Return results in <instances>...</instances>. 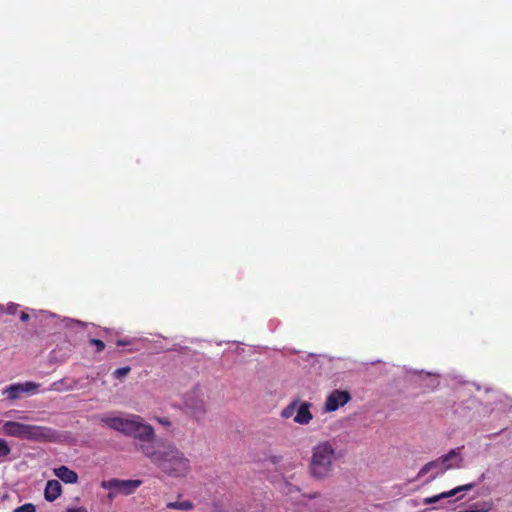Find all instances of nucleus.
Here are the masks:
<instances>
[{
	"label": "nucleus",
	"instance_id": "f257e3e1",
	"mask_svg": "<svg viewBox=\"0 0 512 512\" xmlns=\"http://www.w3.org/2000/svg\"><path fill=\"white\" fill-rule=\"evenodd\" d=\"M140 451L170 477H185L190 471L189 459L172 442L154 437Z\"/></svg>",
	"mask_w": 512,
	"mask_h": 512
},
{
	"label": "nucleus",
	"instance_id": "f03ea898",
	"mask_svg": "<svg viewBox=\"0 0 512 512\" xmlns=\"http://www.w3.org/2000/svg\"><path fill=\"white\" fill-rule=\"evenodd\" d=\"M101 422L107 427L119 431L126 436L138 440L136 448L149 444L155 437L154 429L151 425L144 423L139 415L127 414L123 416L106 415L101 418Z\"/></svg>",
	"mask_w": 512,
	"mask_h": 512
},
{
	"label": "nucleus",
	"instance_id": "7ed1b4c3",
	"mask_svg": "<svg viewBox=\"0 0 512 512\" xmlns=\"http://www.w3.org/2000/svg\"><path fill=\"white\" fill-rule=\"evenodd\" d=\"M335 460V449L328 441L318 443L313 447L312 457L309 464L311 475L316 479L327 478L333 469Z\"/></svg>",
	"mask_w": 512,
	"mask_h": 512
},
{
	"label": "nucleus",
	"instance_id": "20e7f679",
	"mask_svg": "<svg viewBox=\"0 0 512 512\" xmlns=\"http://www.w3.org/2000/svg\"><path fill=\"white\" fill-rule=\"evenodd\" d=\"M185 406L191 412L196 421L204 419L208 412L207 397L203 390L195 387L185 396Z\"/></svg>",
	"mask_w": 512,
	"mask_h": 512
},
{
	"label": "nucleus",
	"instance_id": "39448f33",
	"mask_svg": "<svg viewBox=\"0 0 512 512\" xmlns=\"http://www.w3.org/2000/svg\"><path fill=\"white\" fill-rule=\"evenodd\" d=\"M58 437L57 431L50 427L29 424L24 435V439L37 442H55Z\"/></svg>",
	"mask_w": 512,
	"mask_h": 512
},
{
	"label": "nucleus",
	"instance_id": "423d86ee",
	"mask_svg": "<svg viewBox=\"0 0 512 512\" xmlns=\"http://www.w3.org/2000/svg\"><path fill=\"white\" fill-rule=\"evenodd\" d=\"M141 484V480L110 479L102 481L101 487L107 490L114 489L117 493L129 495L132 494Z\"/></svg>",
	"mask_w": 512,
	"mask_h": 512
},
{
	"label": "nucleus",
	"instance_id": "0eeeda50",
	"mask_svg": "<svg viewBox=\"0 0 512 512\" xmlns=\"http://www.w3.org/2000/svg\"><path fill=\"white\" fill-rule=\"evenodd\" d=\"M351 399V395L348 391L334 390L332 391L325 402V409L327 411H336L339 407L344 406Z\"/></svg>",
	"mask_w": 512,
	"mask_h": 512
},
{
	"label": "nucleus",
	"instance_id": "6e6552de",
	"mask_svg": "<svg viewBox=\"0 0 512 512\" xmlns=\"http://www.w3.org/2000/svg\"><path fill=\"white\" fill-rule=\"evenodd\" d=\"M39 387V384L34 382H26L24 384H13L3 390V394L11 401L19 399L24 393L34 392Z\"/></svg>",
	"mask_w": 512,
	"mask_h": 512
},
{
	"label": "nucleus",
	"instance_id": "1a4fd4ad",
	"mask_svg": "<svg viewBox=\"0 0 512 512\" xmlns=\"http://www.w3.org/2000/svg\"><path fill=\"white\" fill-rule=\"evenodd\" d=\"M28 424H23L16 421H7L3 425V431L6 435L24 439L26 435Z\"/></svg>",
	"mask_w": 512,
	"mask_h": 512
},
{
	"label": "nucleus",
	"instance_id": "9d476101",
	"mask_svg": "<svg viewBox=\"0 0 512 512\" xmlns=\"http://www.w3.org/2000/svg\"><path fill=\"white\" fill-rule=\"evenodd\" d=\"M474 487H475L474 483H469V484L461 485V486H458V487H455V488L451 489L448 492H443V493H441L439 495H435V496L426 498L424 502L426 504H434V503L438 502L442 498H448V497L456 496L458 493L470 491Z\"/></svg>",
	"mask_w": 512,
	"mask_h": 512
},
{
	"label": "nucleus",
	"instance_id": "9b49d317",
	"mask_svg": "<svg viewBox=\"0 0 512 512\" xmlns=\"http://www.w3.org/2000/svg\"><path fill=\"white\" fill-rule=\"evenodd\" d=\"M62 493V486L57 480H49L46 483L44 497L47 501H55Z\"/></svg>",
	"mask_w": 512,
	"mask_h": 512
},
{
	"label": "nucleus",
	"instance_id": "f8f14e48",
	"mask_svg": "<svg viewBox=\"0 0 512 512\" xmlns=\"http://www.w3.org/2000/svg\"><path fill=\"white\" fill-rule=\"evenodd\" d=\"M310 406H311V404L308 402L301 403L299 405V407L297 409V413L294 417V422L301 424V425L308 424L313 418V415L310 412Z\"/></svg>",
	"mask_w": 512,
	"mask_h": 512
},
{
	"label": "nucleus",
	"instance_id": "ddd939ff",
	"mask_svg": "<svg viewBox=\"0 0 512 512\" xmlns=\"http://www.w3.org/2000/svg\"><path fill=\"white\" fill-rule=\"evenodd\" d=\"M54 474L67 484H74L78 481V474L67 466H60L54 469Z\"/></svg>",
	"mask_w": 512,
	"mask_h": 512
},
{
	"label": "nucleus",
	"instance_id": "4468645a",
	"mask_svg": "<svg viewBox=\"0 0 512 512\" xmlns=\"http://www.w3.org/2000/svg\"><path fill=\"white\" fill-rule=\"evenodd\" d=\"M461 448H456L450 450L447 454L441 456L440 458L434 460L435 462H438L437 465H444V467L441 469V472H445L446 470H449L453 468V465L449 463V461L458 456Z\"/></svg>",
	"mask_w": 512,
	"mask_h": 512
},
{
	"label": "nucleus",
	"instance_id": "2eb2a0df",
	"mask_svg": "<svg viewBox=\"0 0 512 512\" xmlns=\"http://www.w3.org/2000/svg\"><path fill=\"white\" fill-rule=\"evenodd\" d=\"M166 507L168 509H176V510H182V511H190L194 508V504L189 501H175V502H168L166 504Z\"/></svg>",
	"mask_w": 512,
	"mask_h": 512
},
{
	"label": "nucleus",
	"instance_id": "dca6fc26",
	"mask_svg": "<svg viewBox=\"0 0 512 512\" xmlns=\"http://www.w3.org/2000/svg\"><path fill=\"white\" fill-rule=\"evenodd\" d=\"M298 405V400L292 401L287 407H285L282 412L281 416L285 419L290 418L293 414Z\"/></svg>",
	"mask_w": 512,
	"mask_h": 512
},
{
	"label": "nucleus",
	"instance_id": "f3484780",
	"mask_svg": "<svg viewBox=\"0 0 512 512\" xmlns=\"http://www.w3.org/2000/svg\"><path fill=\"white\" fill-rule=\"evenodd\" d=\"M11 453V448L9 447L7 441L5 439L0 438V457H6Z\"/></svg>",
	"mask_w": 512,
	"mask_h": 512
},
{
	"label": "nucleus",
	"instance_id": "a211bd4d",
	"mask_svg": "<svg viewBox=\"0 0 512 512\" xmlns=\"http://www.w3.org/2000/svg\"><path fill=\"white\" fill-rule=\"evenodd\" d=\"M130 370L131 369L129 366L121 367V368L116 369L113 372V375L115 378L121 379V378L125 377L130 372Z\"/></svg>",
	"mask_w": 512,
	"mask_h": 512
},
{
	"label": "nucleus",
	"instance_id": "6ab92c4d",
	"mask_svg": "<svg viewBox=\"0 0 512 512\" xmlns=\"http://www.w3.org/2000/svg\"><path fill=\"white\" fill-rule=\"evenodd\" d=\"M14 512H36V507L32 503H26L17 507Z\"/></svg>",
	"mask_w": 512,
	"mask_h": 512
},
{
	"label": "nucleus",
	"instance_id": "aec40b11",
	"mask_svg": "<svg viewBox=\"0 0 512 512\" xmlns=\"http://www.w3.org/2000/svg\"><path fill=\"white\" fill-rule=\"evenodd\" d=\"M89 343L96 347L97 352H101L105 349V343L100 339L92 338L89 340Z\"/></svg>",
	"mask_w": 512,
	"mask_h": 512
},
{
	"label": "nucleus",
	"instance_id": "412c9836",
	"mask_svg": "<svg viewBox=\"0 0 512 512\" xmlns=\"http://www.w3.org/2000/svg\"><path fill=\"white\" fill-rule=\"evenodd\" d=\"M437 463H438V462L431 461V462H429V463L425 464V465L421 468V470H420V472H419V475H420V476H423V475L427 474L430 470H432V469H434V467H436Z\"/></svg>",
	"mask_w": 512,
	"mask_h": 512
},
{
	"label": "nucleus",
	"instance_id": "4be33fe9",
	"mask_svg": "<svg viewBox=\"0 0 512 512\" xmlns=\"http://www.w3.org/2000/svg\"><path fill=\"white\" fill-rule=\"evenodd\" d=\"M17 309H18V305L15 304V303H10L8 306H7V313L9 314H15L17 312Z\"/></svg>",
	"mask_w": 512,
	"mask_h": 512
},
{
	"label": "nucleus",
	"instance_id": "5701e85b",
	"mask_svg": "<svg viewBox=\"0 0 512 512\" xmlns=\"http://www.w3.org/2000/svg\"><path fill=\"white\" fill-rule=\"evenodd\" d=\"M67 512H87V509L84 507L68 508Z\"/></svg>",
	"mask_w": 512,
	"mask_h": 512
},
{
	"label": "nucleus",
	"instance_id": "b1692460",
	"mask_svg": "<svg viewBox=\"0 0 512 512\" xmlns=\"http://www.w3.org/2000/svg\"><path fill=\"white\" fill-rule=\"evenodd\" d=\"M30 318L29 314H27L26 312H22L21 313V316H20V319L24 322L28 321Z\"/></svg>",
	"mask_w": 512,
	"mask_h": 512
},
{
	"label": "nucleus",
	"instance_id": "393cba45",
	"mask_svg": "<svg viewBox=\"0 0 512 512\" xmlns=\"http://www.w3.org/2000/svg\"><path fill=\"white\" fill-rule=\"evenodd\" d=\"M128 344H129V342H128V341H124V340H119V341L117 342V345H118V346H125V345H128Z\"/></svg>",
	"mask_w": 512,
	"mask_h": 512
},
{
	"label": "nucleus",
	"instance_id": "a878e982",
	"mask_svg": "<svg viewBox=\"0 0 512 512\" xmlns=\"http://www.w3.org/2000/svg\"><path fill=\"white\" fill-rule=\"evenodd\" d=\"M116 493H117L116 491H115V492L110 491V492L108 493L107 497H108L110 500H112V499L116 496Z\"/></svg>",
	"mask_w": 512,
	"mask_h": 512
},
{
	"label": "nucleus",
	"instance_id": "bb28decb",
	"mask_svg": "<svg viewBox=\"0 0 512 512\" xmlns=\"http://www.w3.org/2000/svg\"><path fill=\"white\" fill-rule=\"evenodd\" d=\"M444 467V465H436V467H434V469H438V473H442L441 472V469Z\"/></svg>",
	"mask_w": 512,
	"mask_h": 512
},
{
	"label": "nucleus",
	"instance_id": "cd10ccee",
	"mask_svg": "<svg viewBox=\"0 0 512 512\" xmlns=\"http://www.w3.org/2000/svg\"><path fill=\"white\" fill-rule=\"evenodd\" d=\"M438 474H439L438 472L435 473V476H433V479H436V476H438Z\"/></svg>",
	"mask_w": 512,
	"mask_h": 512
},
{
	"label": "nucleus",
	"instance_id": "c85d7f7f",
	"mask_svg": "<svg viewBox=\"0 0 512 512\" xmlns=\"http://www.w3.org/2000/svg\"><path fill=\"white\" fill-rule=\"evenodd\" d=\"M438 474H439L438 472L435 473V476H433V479H436V476H438Z\"/></svg>",
	"mask_w": 512,
	"mask_h": 512
}]
</instances>
